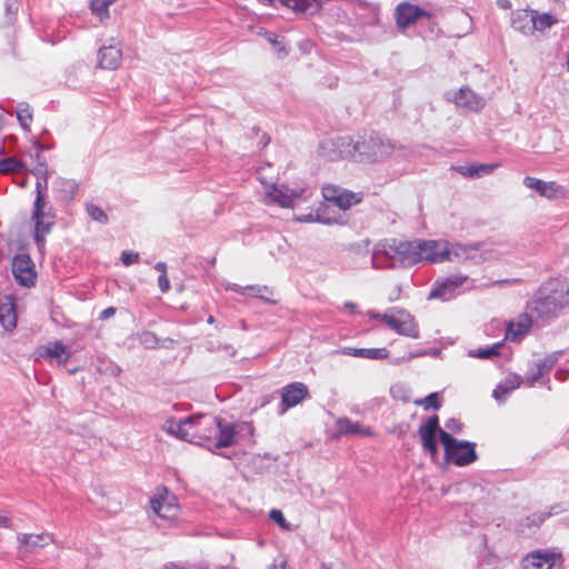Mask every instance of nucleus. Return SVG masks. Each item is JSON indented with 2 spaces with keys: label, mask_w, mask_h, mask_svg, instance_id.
Returning <instances> with one entry per match:
<instances>
[{
  "label": "nucleus",
  "mask_w": 569,
  "mask_h": 569,
  "mask_svg": "<svg viewBox=\"0 0 569 569\" xmlns=\"http://www.w3.org/2000/svg\"><path fill=\"white\" fill-rule=\"evenodd\" d=\"M468 280L467 276H452L437 280L429 293V299L449 300L453 297L456 290Z\"/></svg>",
  "instance_id": "15"
},
{
  "label": "nucleus",
  "mask_w": 569,
  "mask_h": 569,
  "mask_svg": "<svg viewBox=\"0 0 569 569\" xmlns=\"http://www.w3.org/2000/svg\"><path fill=\"white\" fill-rule=\"evenodd\" d=\"M28 172L27 163L19 157H8L0 159V174L16 176Z\"/></svg>",
  "instance_id": "27"
},
{
  "label": "nucleus",
  "mask_w": 569,
  "mask_h": 569,
  "mask_svg": "<svg viewBox=\"0 0 569 569\" xmlns=\"http://www.w3.org/2000/svg\"><path fill=\"white\" fill-rule=\"evenodd\" d=\"M192 426L193 417H189L180 421L168 420L166 423V430L168 433L180 439L192 441Z\"/></svg>",
  "instance_id": "25"
},
{
  "label": "nucleus",
  "mask_w": 569,
  "mask_h": 569,
  "mask_svg": "<svg viewBox=\"0 0 569 569\" xmlns=\"http://www.w3.org/2000/svg\"><path fill=\"white\" fill-rule=\"evenodd\" d=\"M86 210H87V213L89 214V217L93 221H97L99 223L106 224L108 222V220H109L108 216L106 214V212L100 207H98L97 204L88 203L86 206Z\"/></svg>",
  "instance_id": "38"
},
{
  "label": "nucleus",
  "mask_w": 569,
  "mask_h": 569,
  "mask_svg": "<svg viewBox=\"0 0 569 569\" xmlns=\"http://www.w3.org/2000/svg\"><path fill=\"white\" fill-rule=\"evenodd\" d=\"M309 396L303 382H291L281 389V413L301 403Z\"/></svg>",
  "instance_id": "16"
},
{
  "label": "nucleus",
  "mask_w": 569,
  "mask_h": 569,
  "mask_svg": "<svg viewBox=\"0 0 569 569\" xmlns=\"http://www.w3.org/2000/svg\"><path fill=\"white\" fill-rule=\"evenodd\" d=\"M44 207H46L44 196H43V193L41 191L40 183H38L37 184V198H36V201H34V210H33L32 218H39V217L43 216Z\"/></svg>",
  "instance_id": "40"
},
{
  "label": "nucleus",
  "mask_w": 569,
  "mask_h": 569,
  "mask_svg": "<svg viewBox=\"0 0 569 569\" xmlns=\"http://www.w3.org/2000/svg\"><path fill=\"white\" fill-rule=\"evenodd\" d=\"M563 557L559 552L535 550L526 555L521 560L522 569H555L561 568Z\"/></svg>",
  "instance_id": "6"
},
{
  "label": "nucleus",
  "mask_w": 569,
  "mask_h": 569,
  "mask_svg": "<svg viewBox=\"0 0 569 569\" xmlns=\"http://www.w3.org/2000/svg\"><path fill=\"white\" fill-rule=\"evenodd\" d=\"M497 3L501 9H510L511 8V2L509 0H498Z\"/></svg>",
  "instance_id": "53"
},
{
  "label": "nucleus",
  "mask_w": 569,
  "mask_h": 569,
  "mask_svg": "<svg viewBox=\"0 0 569 569\" xmlns=\"http://www.w3.org/2000/svg\"><path fill=\"white\" fill-rule=\"evenodd\" d=\"M270 518L277 522L281 528L288 529L289 526L283 517V513L279 509H272L269 513Z\"/></svg>",
  "instance_id": "43"
},
{
  "label": "nucleus",
  "mask_w": 569,
  "mask_h": 569,
  "mask_svg": "<svg viewBox=\"0 0 569 569\" xmlns=\"http://www.w3.org/2000/svg\"><path fill=\"white\" fill-rule=\"evenodd\" d=\"M272 569H282V568H278V567L274 566Z\"/></svg>",
  "instance_id": "60"
},
{
  "label": "nucleus",
  "mask_w": 569,
  "mask_h": 569,
  "mask_svg": "<svg viewBox=\"0 0 569 569\" xmlns=\"http://www.w3.org/2000/svg\"><path fill=\"white\" fill-rule=\"evenodd\" d=\"M114 0H91V10L100 20L108 16V8Z\"/></svg>",
  "instance_id": "39"
},
{
  "label": "nucleus",
  "mask_w": 569,
  "mask_h": 569,
  "mask_svg": "<svg viewBox=\"0 0 569 569\" xmlns=\"http://www.w3.org/2000/svg\"><path fill=\"white\" fill-rule=\"evenodd\" d=\"M259 1L266 6H271V4H273L274 0H259ZM280 2H281V4H283V0H280Z\"/></svg>",
  "instance_id": "54"
},
{
  "label": "nucleus",
  "mask_w": 569,
  "mask_h": 569,
  "mask_svg": "<svg viewBox=\"0 0 569 569\" xmlns=\"http://www.w3.org/2000/svg\"><path fill=\"white\" fill-rule=\"evenodd\" d=\"M11 519L7 516H0V528H10Z\"/></svg>",
  "instance_id": "51"
},
{
  "label": "nucleus",
  "mask_w": 569,
  "mask_h": 569,
  "mask_svg": "<svg viewBox=\"0 0 569 569\" xmlns=\"http://www.w3.org/2000/svg\"><path fill=\"white\" fill-rule=\"evenodd\" d=\"M479 246L476 244H461L450 243L447 241V253H445V261L463 262L476 257Z\"/></svg>",
  "instance_id": "19"
},
{
  "label": "nucleus",
  "mask_w": 569,
  "mask_h": 569,
  "mask_svg": "<svg viewBox=\"0 0 569 569\" xmlns=\"http://www.w3.org/2000/svg\"><path fill=\"white\" fill-rule=\"evenodd\" d=\"M322 196L328 202L333 203L341 210H348L363 199L362 192H353L333 184L325 186Z\"/></svg>",
  "instance_id": "8"
},
{
  "label": "nucleus",
  "mask_w": 569,
  "mask_h": 569,
  "mask_svg": "<svg viewBox=\"0 0 569 569\" xmlns=\"http://www.w3.org/2000/svg\"><path fill=\"white\" fill-rule=\"evenodd\" d=\"M303 191V188H289L284 184H272L267 191V198L272 203H277L283 208H290L297 199L301 198Z\"/></svg>",
  "instance_id": "14"
},
{
  "label": "nucleus",
  "mask_w": 569,
  "mask_h": 569,
  "mask_svg": "<svg viewBox=\"0 0 569 569\" xmlns=\"http://www.w3.org/2000/svg\"><path fill=\"white\" fill-rule=\"evenodd\" d=\"M413 403L418 407H422L425 410L439 409L441 407V400L437 392H432L422 399H417Z\"/></svg>",
  "instance_id": "37"
},
{
  "label": "nucleus",
  "mask_w": 569,
  "mask_h": 569,
  "mask_svg": "<svg viewBox=\"0 0 569 569\" xmlns=\"http://www.w3.org/2000/svg\"><path fill=\"white\" fill-rule=\"evenodd\" d=\"M266 39L272 44V46H279L280 47V42L278 41V37L274 34V33H266Z\"/></svg>",
  "instance_id": "50"
},
{
  "label": "nucleus",
  "mask_w": 569,
  "mask_h": 569,
  "mask_svg": "<svg viewBox=\"0 0 569 569\" xmlns=\"http://www.w3.org/2000/svg\"><path fill=\"white\" fill-rule=\"evenodd\" d=\"M139 260V253L133 251H123L121 254V261L124 266H131Z\"/></svg>",
  "instance_id": "44"
},
{
  "label": "nucleus",
  "mask_w": 569,
  "mask_h": 569,
  "mask_svg": "<svg viewBox=\"0 0 569 569\" xmlns=\"http://www.w3.org/2000/svg\"><path fill=\"white\" fill-rule=\"evenodd\" d=\"M53 542V535L49 532L41 533H22L19 537V543L21 548L27 551H34L39 548H43Z\"/></svg>",
  "instance_id": "22"
},
{
  "label": "nucleus",
  "mask_w": 569,
  "mask_h": 569,
  "mask_svg": "<svg viewBox=\"0 0 569 569\" xmlns=\"http://www.w3.org/2000/svg\"><path fill=\"white\" fill-rule=\"evenodd\" d=\"M395 150L390 140L371 133L353 144L355 157L358 161L375 162L388 159Z\"/></svg>",
  "instance_id": "2"
},
{
  "label": "nucleus",
  "mask_w": 569,
  "mask_h": 569,
  "mask_svg": "<svg viewBox=\"0 0 569 569\" xmlns=\"http://www.w3.org/2000/svg\"><path fill=\"white\" fill-rule=\"evenodd\" d=\"M80 370L79 367H76V368H72V369H69V373L70 375H74L76 372H78Z\"/></svg>",
  "instance_id": "57"
},
{
  "label": "nucleus",
  "mask_w": 569,
  "mask_h": 569,
  "mask_svg": "<svg viewBox=\"0 0 569 569\" xmlns=\"http://www.w3.org/2000/svg\"><path fill=\"white\" fill-rule=\"evenodd\" d=\"M400 293H401L400 286H396L395 290L392 291V293L388 297V300L391 301V302L398 300L399 297H400Z\"/></svg>",
  "instance_id": "49"
},
{
  "label": "nucleus",
  "mask_w": 569,
  "mask_h": 569,
  "mask_svg": "<svg viewBox=\"0 0 569 569\" xmlns=\"http://www.w3.org/2000/svg\"><path fill=\"white\" fill-rule=\"evenodd\" d=\"M220 418L193 416L192 441H213L217 438Z\"/></svg>",
  "instance_id": "10"
},
{
  "label": "nucleus",
  "mask_w": 569,
  "mask_h": 569,
  "mask_svg": "<svg viewBox=\"0 0 569 569\" xmlns=\"http://www.w3.org/2000/svg\"><path fill=\"white\" fill-rule=\"evenodd\" d=\"M236 429L233 425L222 423L220 419V426L217 433V442L214 448H227L233 445L236 438Z\"/></svg>",
  "instance_id": "29"
},
{
  "label": "nucleus",
  "mask_w": 569,
  "mask_h": 569,
  "mask_svg": "<svg viewBox=\"0 0 569 569\" xmlns=\"http://www.w3.org/2000/svg\"><path fill=\"white\" fill-rule=\"evenodd\" d=\"M547 515L543 513H533L526 518L525 522L521 525L522 528H538L545 521ZM523 531V529H521Z\"/></svg>",
  "instance_id": "41"
},
{
  "label": "nucleus",
  "mask_w": 569,
  "mask_h": 569,
  "mask_svg": "<svg viewBox=\"0 0 569 569\" xmlns=\"http://www.w3.org/2000/svg\"><path fill=\"white\" fill-rule=\"evenodd\" d=\"M154 268L161 272V274H166L167 273V264L164 262H157Z\"/></svg>",
  "instance_id": "52"
},
{
  "label": "nucleus",
  "mask_w": 569,
  "mask_h": 569,
  "mask_svg": "<svg viewBox=\"0 0 569 569\" xmlns=\"http://www.w3.org/2000/svg\"><path fill=\"white\" fill-rule=\"evenodd\" d=\"M38 357L49 361L50 365L63 366L71 358V351L62 341L56 340L39 347Z\"/></svg>",
  "instance_id": "13"
},
{
  "label": "nucleus",
  "mask_w": 569,
  "mask_h": 569,
  "mask_svg": "<svg viewBox=\"0 0 569 569\" xmlns=\"http://www.w3.org/2000/svg\"><path fill=\"white\" fill-rule=\"evenodd\" d=\"M345 308H348V309H355L356 308V305L352 303V302H346L345 303Z\"/></svg>",
  "instance_id": "55"
},
{
  "label": "nucleus",
  "mask_w": 569,
  "mask_h": 569,
  "mask_svg": "<svg viewBox=\"0 0 569 569\" xmlns=\"http://www.w3.org/2000/svg\"><path fill=\"white\" fill-rule=\"evenodd\" d=\"M560 375H561V371H557V372H556V377H557L558 379H562V378L560 377Z\"/></svg>",
  "instance_id": "59"
},
{
  "label": "nucleus",
  "mask_w": 569,
  "mask_h": 569,
  "mask_svg": "<svg viewBox=\"0 0 569 569\" xmlns=\"http://www.w3.org/2000/svg\"><path fill=\"white\" fill-rule=\"evenodd\" d=\"M114 313H116V309L113 307H109L101 311L100 318L108 319V318L112 317Z\"/></svg>",
  "instance_id": "47"
},
{
  "label": "nucleus",
  "mask_w": 569,
  "mask_h": 569,
  "mask_svg": "<svg viewBox=\"0 0 569 569\" xmlns=\"http://www.w3.org/2000/svg\"><path fill=\"white\" fill-rule=\"evenodd\" d=\"M511 27L523 33L531 34L535 24L532 10L519 9L511 13Z\"/></svg>",
  "instance_id": "23"
},
{
  "label": "nucleus",
  "mask_w": 569,
  "mask_h": 569,
  "mask_svg": "<svg viewBox=\"0 0 569 569\" xmlns=\"http://www.w3.org/2000/svg\"><path fill=\"white\" fill-rule=\"evenodd\" d=\"M348 355L379 360L388 358L389 352L386 348H352Z\"/></svg>",
  "instance_id": "32"
},
{
  "label": "nucleus",
  "mask_w": 569,
  "mask_h": 569,
  "mask_svg": "<svg viewBox=\"0 0 569 569\" xmlns=\"http://www.w3.org/2000/svg\"><path fill=\"white\" fill-rule=\"evenodd\" d=\"M338 427L341 435H362L367 437L373 436V431L370 427L363 426L360 422L351 421L348 418L339 419Z\"/></svg>",
  "instance_id": "28"
},
{
  "label": "nucleus",
  "mask_w": 569,
  "mask_h": 569,
  "mask_svg": "<svg viewBox=\"0 0 569 569\" xmlns=\"http://www.w3.org/2000/svg\"><path fill=\"white\" fill-rule=\"evenodd\" d=\"M523 184L527 188L537 191L541 197L548 199H558L566 196L565 187L555 181L547 182L535 177H526L523 179Z\"/></svg>",
  "instance_id": "17"
},
{
  "label": "nucleus",
  "mask_w": 569,
  "mask_h": 569,
  "mask_svg": "<svg viewBox=\"0 0 569 569\" xmlns=\"http://www.w3.org/2000/svg\"><path fill=\"white\" fill-rule=\"evenodd\" d=\"M530 329V321L528 318H525L521 321L518 322H511L508 326L507 330V338L511 340H518L520 337H522L525 333H527Z\"/></svg>",
  "instance_id": "34"
},
{
  "label": "nucleus",
  "mask_w": 569,
  "mask_h": 569,
  "mask_svg": "<svg viewBox=\"0 0 569 569\" xmlns=\"http://www.w3.org/2000/svg\"><path fill=\"white\" fill-rule=\"evenodd\" d=\"M12 273L19 284L28 288L34 284L37 273L34 263L28 254H17L13 258Z\"/></svg>",
  "instance_id": "12"
},
{
  "label": "nucleus",
  "mask_w": 569,
  "mask_h": 569,
  "mask_svg": "<svg viewBox=\"0 0 569 569\" xmlns=\"http://www.w3.org/2000/svg\"><path fill=\"white\" fill-rule=\"evenodd\" d=\"M421 261L429 263L445 262V253H447V240H419Z\"/></svg>",
  "instance_id": "18"
},
{
  "label": "nucleus",
  "mask_w": 569,
  "mask_h": 569,
  "mask_svg": "<svg viewBox=\"0 0 569 569\" xmlns=\"http://www.w3.org/2000/svg\"><path fill=\"white\" fill-rule=\"evenodd\" d=\"M568 296L567 282L558 278L550 279L539 288L532 311L541 318L556 317L567 306Z\"/></svg>",
  "instance_id": "1"
},
{
  "label": "nucleus",
  "mask_w": 569,
  "mask_h": 569,
  "mask_svg": "<svg viewBox=\"0 0 569 569\" xmlns=\"http://www.w3.org/2000/svg\"><path fill=\"white\" fill-rule=\"evenodd\" d=\"M558 361V355L557 353H550L547 355L542 359H538L533 363V369L531 373L526 378L523 383L527 387H533L535 383L541 379L543 376L548 375L555 363Z\"/></svg>",
  "instance_id": "20"
},
{
  "label": "nucleus",
  "mask_w": 569,
  "mask_h": 569,
  "mask_svg": "<svg viewBox=\"0 0 569 569\" xmlns=\"http://www.w3.org/2000/svg\"><path fill=\"white\" fill-rule=\"evenodd\" d=\"M440 441L445 449V458L456 466H468L477 460L476 445L459 441L445 430H440Z\"/></svg>",
  "instance_id": "3"
},
{
  "label": "nucleus",
  "mask_w": 569,
  "mask_h": 569,
  "mask_svg": "<svg viewBox=\"0 0 569 569\" xmlns=\"http://www.w3.org/2000/svg\"><path fill=\"white\" fill-rule=\"evenodd\" d=\"M16 326L17 312L13 300L0 296V328L6 332L13 330Z\"/></svg>",
  "instance_id": "21"
},
{
  "label": "nucleus",
  "mask_w": 569,
  "mask_h": 569,
  "mask_svg": "<svg viewBox=\"0 0 569 569\" xmlns=\"http://www.w3.org/2000/svg\"><path fill=\"white\" fill-rule=\"evenodd\" d=\"M44 218V214L39 218H33L36 224L34 238L38 243L43 241L53 224L52 220L46 221Z\"/></svg>",
  "instance_id": "36"
},
{
  "label": "nucleus",
  "mask_w": 569,
  "mask_h": 569,
  "mask_svg": "<svg viewBox=\"0 0 569 569\" xmlns=\"http://www.w3.org/2000/svg\"><path fill=\"white\" fill-rule=\"evenodd\" d=\"M17 118L23 130L30 131V127L33 120V114L30 106L27 102L19 103L17 108Z\"/></svg>",
  "instance_id": "35"
},
{
  "label": "nucleus",
  "mask_w": 569,
  "mask_h": 569,
  "mask_svg": "<svg viewBox=\"0 0 569 569\" xmlns=\"http://www.w3.org/2000/svg\"><path fill=\"white\" fill-rule=\"evenodd\" d=\"M499 167H500L499 163H487V164L472 163V164H468V166L452 167V170H455L456 172L460 173L463 177L479 178V177L492 173Z\"/></svg>",
  "instance_id": "26"
},
{
  "label": "nucleus",
  "mask_w": 569,
  "mask_h": 569,
  "mask_svg": "<svg viewBox=\"0 0 569 569\" xmlns=\"http://www.w3.org/2000/svg\"><path fill=\"white\" fill-rule=\"evenodd\" d=\"M162 569H189V568L179 562H168L162 567Z\"/></svg>",
  "instance_id": "48"
},
{
  "label": "nucleus",
  "mask_w": 569,
  "mask_h": 569,
  "mask_svg": "<svg viewBox=\"0 0 569 569\" xmlns=\"http://www.w3.org/2000/svg\"><path fill=\"white\" fill-rule=\"evenodd\" d=\"M121 58V50L116 46L103 47L98 52L99 66L103 69H117Z\"/></svg>",
  "instance_id": "24"
},
{
  "label": "nucleus",
  "mask_w": 569,
  "mask_h": 569,
  "mask_svg": "<svg viewBox=\"0 0 569 569\" xmlns=\"http://www.w3.org/2000/svg\"><path fill=\"white\" fill-rule=\"evenodd\" d=\"M368 315L371 319L381 321V322L386 323L387 326H388V321H389L388 319H391V313H380V312L369 311Z\"/></svg>",
  "instance_id": "45"
},
{
  "label": "nucleus",
  "mask_w": 569,
  "mask_h": 569,
  "mask_svg": "<svg viewBox=\"0 0 569 569\" xmlns=\"http://www.w3.org/2000/svg\"><path fill=\"white\" fill-rule=\"evenodd\" d=\"M532 18L535 21V24L532 28V33L535 31H545L546 29L551 28L552 26H555L558 22V20L555 17H552L551 14L539 13L536 10H532Z\"/></svg>",
  "instance_id": "33"
},
{
  "label": "nucleus",
  "mask_w": 569,
  "mask_h": 569,
  "mask_svg": "<svg viewBox=\"0 0 569 569\" xmlns=\"http://www.w3.org/2000/svg\"><path fill=\"white\" fill-rule=\"evenodd\" d=\"M419 249V240L399 241L398 243L389 244L385 253L390 257L392 264L412 266L421 262Z\"/></svg>",
  "instance_id": "5"
},
{
  "label": "nucleus",
  "mask_w": 569,
  "mask_h": 569,
  "mask_svg": "<svg viewBox=\"0 0 569 569\" xmlns=\"http://www.w3.org/2000/svg\"><path fill=\"white\" fill-rule=\"evenodd\" d=\"M388 327L400 336L419 338V326L415 317L403 308H397L388 319Z\"/></svg>",
  "instance_id": "7"
},
{
  "label": "nucleus",
  "mask_w": 569,
  "mask_h": 569,
  "mask_svg": "<svg viewBox=\"0 0 569 569\" xmlns=\"http://www.w3.org/2000/svg\"><path fill=\"white\" fill-rule=\"evenodd\" d=\"M149 505L152 513L167 525L174 523L180 516V506L177 497L166 487L157 490L150 498Z\"/></svg>",
  "instance_id": "4"
},
{
  "label": "nucleus",
  "mask_w": 569,
  "mask_h": 569,
  "mask_svg": "<svg viewBox=\"0 0 569 569\" xmlns=\"http://www.w3.org/2000/svg\"><path fill=\"white\" fill-rule=\"evenodd\" d=\"M500 347L501 343H495L489 348H480L476 351V353H473V356H477L478 358L481 359H490L499 355Z\"/></svg>",
  "instance_id": "42"
},
{
  "label": "nucleus",
  "mask_w": 569,
  "mask_h": 569,
  "mask_svg": "<svg viewBox=\"0 0 569 569\" xmlns=\"http://www.w3.org/2000/svg\"><path fill=\"white\" fill-rule=\"evenodd\" d=\"M455 102L458 106L466 107L469 109H479L481 107V99L478 98L470 89H460L455 94Z\"/></svg>",
  "instance_id": "31"
},
{
  "label": "nucleus",
  "mask_w": 569,
  "mask_h": 569,
  "mask_svg": "<svg viewBox=\"0 0 569 569\" xmlns=\"http://www.w3.org/2000/svg\"><path fill=\"white\" fill-rule=\"evenodd\" d=\"M283 6L292 9L296 12L315 13L320 10L322 0H283Z\"/></svg>",
  "instance_id": "30"
},
{
  "label": "nucleus",
  "mask_w": 569,
  "mask_h": 569,
  "mask_svg": "<svg viewBox=\"0 0 569 569\" xmlns=\"http://www.w3.org/2000/svg\"><path fill=\"white\" fill-rule=\"evenodd\" d=\"M208 323L212 325L214 322L213 316H210L207 320Z\"/></svg>",
  "instance_id": "58"
},
{
  "label": "nucleus",
  "mask_w": 569,
  "mask_h": 569,
  "mask_svg": "<svg viewBox=\"0 0 569 569\" xmlns=\"http://www.w3.org/2000/svg\"><path fill=\"white\" fill-rule=\"evenodd\" d=\"M158 284H159L160 291L163 293L170 289V281H169L167 273L159 276Z\"/></svg>",
  "instance_id": "46"
},
{
  "label": "nucleus",
  "mask_w": 569,
  "mask_h": 569,
  "mask_svg": "<svg viewBox=\"0 0 569 569\" xmlns=\"http://www.w3.org/2000/svg\"><path fill=\"white\" fill-rule=\"evenodd\" d=\"M396 23L400 30H406L420 18L431 19V13L410 2L403 1L396 7Z\"/></svg>",
  "instance_id": "11"
},
{
  "label": "nucleus",
  "mask_w": 569,
  "mask_h": 569,
  "mask_svg": "<svg viewBox=\"0 0 569 569\" xmlns=\"http://www.w3.org/2000/svg\"><path fill=\"white\" fill-rule=\"evenodd\" d=\"M2 126H3V112H2V109L0 108V130L2 129Z\"/></svg>",
  "instance_id": "56"
},
{
  "label": "nucleus",
  "mask_w": 569,
  "mask_h": 569,
  "mask_svg": "<svg viewBox=\"0 0 569 569\" xmlns=\"http://www.w3.org/2000/svg\"><path fill=\"white\" fill-rule=\"evenodd\" d=\"M439 417L433 415L427 422L418 429L422 449L430 455L432 459L438 456L437 436L440 437Z\"/></svg>",
  "instance_id": "9"
}]
</instances>
